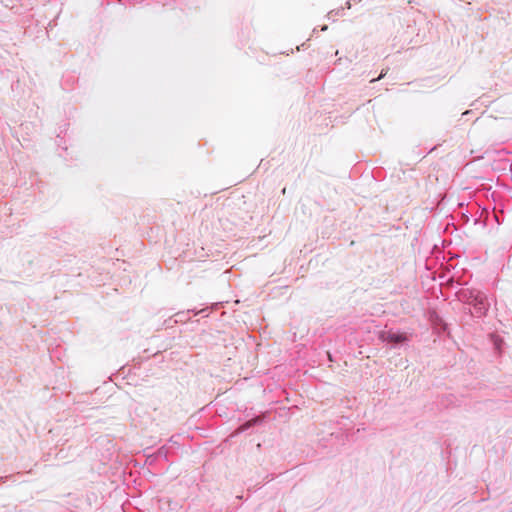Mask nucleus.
<instances>
[{
	"instance_id": "nucleus-5",
	"label": "nucleus",
	"mask_w": 512,
	"mask_h": 512,
	"mask_svg": "<svg viewBox=\"0 0 512 512\" xmlns=\"http://www.w3.org/2000/svg\"><path fill=\"white\" fill-rule=\"evenodd\" d=\"M344 15V8L341 7L339 9H334V10H331L328 14H327V18L329 20H332V21H335V17L337 16H343Z\"/></svg>"
},
{
	"instance_id": "nucleus-1",
	"label": "nucleus",
	"mask_w": 512,
	"mask_h": 512,
	"mask_svg": "<svg viewBox=\"0 0 512 512\" xmlns=\"http://www.w3.org/2000/svg\"><path fill=\"white\" fill-rule=\"evenodd\" d=\"M465 301L473 308V316L481 318L485 316L489 310L490 302L487 295L482 291H469L464 294Z\"/></svg>"
},
{
	"instance_id": "nucleus-4",
	"label": "nucleus",
	"mask_w": 512,
	"mask_h": 512,
	"mask_svg": "<svg viewBox=\"0 0 512 512\" xmlns=\"http://www.w3.org/2000/svg\"><path fill=\"white\" fill-rule=\"evenodd\" d=\"M205 311H206L205 309H202V310H200V311L188 310L187 312H184V311H182V312H177V313L174 315V317H175V319H174V323H178V322H185V321L188 319V314H189L190 312H193V313H194V315H198V314H201V313H203V312H205Z\"/></svg>"
},
{
	"instance_id": "nucleus-9",
	"label": "nucleus",
	"mask_w": 512,
	"mask_h": 512,
	"mask_svg": "<svg viewBox=\"0 0 512 512\" xmlns=\"http://www.w3.org/2000/svg\"><path fill=\"white\" fill-rule=\"evenodd\" d=\"M346 7H347V8H350V7H351V2H350V0L346 2Z\"/></svg>"
},
{
	"instance_id": "nucleus-7",
	"label": "nucleus",
	"mask_w": 512,
	"mask_h": 512,
	"mask_svg": "<svg viewBox=\"0 0 512 512\" xmlns=\"http://www.w3.org/2000/svg\"><path fill=\"white\" fill-rule=\"evenodd\" d=\"M158 455L159 456H166V450L164 447H161L159 450H158Z\"/></svg>"
},
{
	"instance_id": "nucleus-2",
	"label": "nucleus",
	"mask_w": 512,
	"mask_h": 512,
	"mask_svg": "<svg viewBox=\"0 0 512 512\" xmlns=\"http://www.w3.org/2000/svg\"><path fill=\"white\" fill-rule=\"evenodd\" d=\"M379 337L383 342L390 343L393 348L407 340V337L404 334L393 331H382Z\"/></svg>"
},
{
	"instance_id": "nucleus-10",
	"label": "nucleus",
	"mask_w": 512,
	"mask_h": 512,
	"mask_svg": "<svg viewBox=\"0 0 512 512\" xmlns=\"http://www.w3.org/2000/svg\"><path fill=\"white\" fill-rule=\"evenodd\" d=\"M327 28H328V27H327V25H324V26H322V29H321V30H322V31H326V30H327Z\"/></svg>"
},
{
	"instance_id": "nucleus-8",
	"label": "nucleus",
	"mask_w": 512,
	"mask_h": 512,
	"mask_svg": "<svg viewBox=\"0 0 512 512\" xmlns=\"http://www.w3.org/2000/svg\"><path fill=\"white\" fill-rule=\"evenodd\" d=\"M382 77H384V73L383 72L380 74L379 77L372 79L371 82L377 81V80H379Z\"/></svg>"
},
{
	"instance_id": "nucleus-3",
	"label": "nucleus",
	"mask_w": 512,
	"mask_h": 512,
	"mask_svg": "<svg viewBox=\"0 0 512 512\" xmlns=\"http://www.w3.org/2000/svg\"><path fill=\"white\" fill-rule=\"evenodd\" d=\"M262 422H263L262 417H259V416L253 417L252 419L241 424L239 426V428L237 429L236 433L237 434L243 433V432L247 431L248 429H250L251 427L261 424Z\"/></svg>"
},
{
	"instance_id": "nucleus-6",
	"label": "nucleus",
	"mask_w": 512,
	"mask_h": 512,
	"mask_svg": "<svg viewBox=\"0 0 512 512\" xmlns=\"http://www.w3.org/2000/svg\"><path fill=\"white\" fill-rule=\"evenodd\" d=\"M156 3L161 4L162 6L169 5L170 2L176 3V0H155Z\"/></svg>"
}]
</instances>
